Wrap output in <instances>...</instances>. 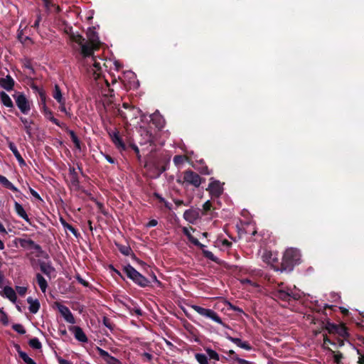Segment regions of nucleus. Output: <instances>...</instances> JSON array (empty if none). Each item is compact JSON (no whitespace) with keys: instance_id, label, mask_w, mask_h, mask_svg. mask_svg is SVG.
Instances as JSON below:
<instances>
[{"instance_id":"nucleus-1","label":"nucleus","mask_w":364,"mask_h":364,"mask_svg":"<svg viewBox=\"0 0 364 364\" xmlns=\"http://www.w3.org/2000/svg\"><path fill=\"white\" fill-rule=\"evenodd\" d=\"M73 38L75 39V43L79 46L83 66L86 68L87 72L93 76L94 79H97L100 77L102 73V65H105L102 59L93 55L94 50L98 48L100 43L97 33L92 30L89 31L87 41L80 35H74Z\"/></svg>"},{"instance_id":"nucleus-2","label":"nucleus","mask_w":364,"mask_h":364,"mask_svg":"<svg viewBox=\"0 0 364 364\" xmlns=\"http://www.w3.org/2000/svg\"><path fill=\"white\" fill-rule=\"evenodd\" d=\"M275 299L282 301H289L291 299L298 300L302 296V292L297 289L295 286L287 287L284 283H279L271 292Z\"/></svg>"},{"instance_id":"nucleus-3","label":"nucleus","mask_w":364,"mask_h":364,"mask_svg":"<svg viewBox=\"0 0 364 364\" xmlns=\"http://www.w3.org/2000/svg\"><path fill=\"white\" fill-rule=\"evenodd\" d=\"M301 254L300 252L295 248L287 249L283 256L282 259V269L281 271H291L293 267L300 262Z\"/></svg>"},{"instance_id":"nucleus-4","label":"nucleus","mask_w":364,"mask_h":364,"mask_svg":"<svg viewBox=\"0 0 364 364\" xmlns=\"http://www.w3.org/2000/svg\"><path fill=\"white\" fill-rule=\"evenodd\" d=\"M124 272L125 274L132 279L135 284H138L141 287H146L149 286V281L136 271L132 265L128 264L124 267Z\"/></svg>"},{"instance_id":"nucleus-5","label":"nucleus","mask_w":364,"mask_h":364,"mask_svg":"<svg viewBox=\"0 0 364 364\" xmlns=\"http://www.w3.org/2000/svg\"><path fill=\"white\" fill-rule=\"evenodd\" d=\"M122 109H118L119 115L124 120L136 119L140 114V109L129 105L128 103H123Z\"/></svg>"},{"instance_id":"nucleus-6","label":"nucleus","mask_w":364,"mask_h":364,"mask_svg":"<svg viewBox=\"0 0 364 364\" xmlns=\"http://www.w3.org/2000/svg\"><path fill=\"white\" fill-rule=\"evenodd\" d=\"M191 308L196 311L199 315L207 318H210L219 324H223L221 318L218 314L210 309H205L198 305H191Z\"/></svg>"},{"instance_id":"nucleus-7","label":"nucleus","mask_w":364,"mask_h":364,"mask_svg":"<svg viewBox=\"0 0 364 364\" xmlns=\"http://www.w3.org/2000/svg\"><path fill=\"white\" fill-rule=\"evenodd\" d=\"M13 97L20 111L24 114H28L31 109V103L26 96L22 92H18L14 95Z\"/></svg>"},{"instance_id":"nucleus-8","label":"nucleus","mask_w":364,"mask_h":364,"mask_svg":"<svg viewBox=\"0 0 364 364\" xmlns=\"http://www.w3.org/2000/svg\"><path fill=\"white\" fill-rule=\"evenodd\" d=\"M183 183L198 188L201 184V178L192 171H186L183 172Z\"/></svg>"},{"instance_id":"nucleus-9","label":"nucleus","mask_w":364,"mask_h":364,"mask_svg":"<svg viewBox=\"0 0 364 364\" xmlns=\"http://www.w3.org/2000/svg\"><path fill=\"white\" fill-rule=\"evenodd\" d=\"M326 329L330 334L337 335L338 338H346L349 336L347 328L343 325L328 323Z\"/></svg>"},{"instance_id":"nucleus-10","label":"nucleus","mask_w":364,"mask_h":364,"mask_svg":"<svg viewBox=\"0 0 364 364\" xmlns=\"http://www.w3.org/2000/svg\"><path fill=\"white\" fill-rule=\"evenodd\" d=\"M55 306L66 322L71 324L75 323V318L68 307L59 302H55Z\"/></svg>"},{"instance_id":"nucleus-11","label":"nucleus","mask_w":364,"mask_h":364,"mask_svg":"<svg viewBox=\"0 0 364 364\" xmlns=\"http://www.w3.org/2000/svg\"><path fill=\"white\" fill-rule=\"evenodd\" d=\"M210 181L207 190L212 197H219L223 191L222 184L219 181L214 180L213 178H210Z\"/></svg>"},{"instance_id":"nucleus-12","label":"nucleus","mask_w":364,"mask_h":364,"mask_svg":"<svg viewBox=\"0 0 364 364\" xmlns=\"http://www.w3.org/2000/svg\"><path fill=\"white\" fill-rule=\"evenodd\" d=\"M200 218L199 209H188L183 213V218L189 223L194 224Z\"/></svg>"},{"instance_id":"nucleus-13","label":"nucleus","mask_w":364,"mask_h":364,"mask_svg":"<svg viewBox=\"0 0 364 364\" xmlns=\"http://www.w3.org/2000/svg\"><path fill=\"white\" fill-rule=\"evenodd\" d=\"M97 350L107 364H122L118 359L109 355L108 352L102 348L97 347Z\"/></svg>"},{"instance_id":"nucleus-14","label":"nucleus","mask_w":364,"mask_h":364,"mask_svg":"<svg viewBox=\"0 0 364 364\" xmlns=\"http://www.w3.org/2000/svg\"><path fill=\"white\" fill-rule=\"evenodd\" d=\"M109 135L114 145L122 150H125L126 146L119 136L117 130L109 132Z\"/></svg>"},{"instance_id":"nucleus-15","label":"nucleus","mask_w":364,"mask_h":364,"mask_svg":"<svg viewBox=\"0 0 364 364\" xmlns=\"http://www.w3.org/2000/svg\"><path fill=\"white\" fill-rule=\"evenodd\" d=\"M0 294L2 296H4L9 299L11 302L16 303L17 300L16 294L14 291V289L9 286H6L4 287L1 292H0Z\"/></svg>"},{"instance_id":"nucleus-16","label":"nucleus","mask_w":364,"mask_h":364,"mask_svg":"<svg viewBox=\"0 0 364 364\" xmlns=\"http://www.w3.org/2000/svg\"><path fill=\"white\" fill-rule=\"evenodd\" d=\"M42 112L47 119L52 122L53 124L58 127H62V124L53 117L52 111L48 108L46 105H43Z\"/></svg>"},{"instance_id":"nucleus-17","label":"nucleus","mask_w":364,"mask_h":364,"mask_svg":"<svg viewBox=\"0 0 364 364\" xmlns=\"http://www.w3.org/2000/svg\"><path fill=\"white\" fill-rule=\"evenodd\" d=\"M227 339L230 341L232 342L235 345H237L238 347L245 349L246 350H251L252 346L246 341H242L240 338H234L230 336H226Z\"/></svg>"},{"instance_id":"nucleus-18","label":"nucleus","mask_w":364,"mask_h":364,"mask_svg":"<svg viewBox=\"0 0 364 364\" xmlns=\"http://www.w3.org/2000/svg\"><path fill=\"white\" fill-rule=\"evenodd\" d=\"M262 260L267 264L273 266L274 263L278 261V258L275 253H273L270 251H265L262 256Z\"/></svg>"},{"instance_id":"nucleus-19","label":"nucleus","mask_w":364,"mask_h":364,"mask_svg":"<svg viewBox=\"0 0 364 364\" xmlns=\"http://www.w3.org/2000/svg\"><path fill=\"white\" fill-rule=\"evenodd\" d=\"M151 119L158 129H162L165 125V120L158 111L151 115Z\"/></svg>"},{"instance_id":"nucleus-20","label":"nucleus","mask_w":364,"mask_h":364,"mask_svg":"<svg viewBox=\"0 0 364 364\" xmlns=\"http://www.w3.org/2000/svg\"><path fill=\"white\" fill-rule=\"evenodd\" d=\"M73 332L74 333L75 338L80 342L87 343V338L82 331V329L79 326H73L72 328Z\"/></svg>"},{"instance_id":"nucleus-21","label":"nucleus","mask_w":364,"mask_h":364,"mask_svg":"<svg viewBox=\"0 0 364 364\" xmlns=\"http://www.w3.org/2000/svg\"><path fill=\"white\" fill-rule=\"evenodd\" d=\"M14 85V81L12 77L9 75L6 76L5 77L0 78V86L9 91L11 90Z\"/></svg>"},{"instance_id":"nucleus-22","label":"nucleus","mask_w":364,"mask_h":364,"mask_svg":"<svg viewBox=\"0 0 364 364\" xmlns=\"http://www.w3.org/2000/svg\"><path fill=\"white\" fill-rule=\"evenodd\" d=\"M182 231L183 234L188 237V240L193 243L194 245L198 247L200 249H203V247H206L205 245L200 243L198 239L195 238L192 236L190 230L188 228H183Z\"/></svg>"},{"instance_id":"nucleus-23","label":"nucleus","mask_w":364,"mask_h":364,"mask_svg":"<svg viewBox=\"0 0 364 364\" xmlns=\"http://www.w3.org/2000/svg\"><path fill=\"white\" fill-rule=\"evenodd\" d=\"M9 148L14 154V156L18 161L19 164L21 166H25L26 165L25 161L23 160V157L20 154V153L18 151V149H17L16 146L14 144V143L10 141L9 143Z\"/></svg>"},{"instance_id":"nucleus-24","label":"nucleus","mask_w":364,"mask_h":364,"mask_svg":"<svg viewBox=\"0 0 364 364\" xmlns=\"http://www.w3.org/2000/svg\"><path fill=\"white\" fill-rule=\"evenodd\" d=\"M14 208H15V210H16L17 215L19 217H21V218H23L25 221H26L28 223L30 222V219L28 218V215H27V213L25 211L24 208L17 201L14 202Z\"/></svg>"},{"instance_id":"nucleus-25","label":"nucleus","mask_w":364,"mask_h":364,"mask_svg":"<svg viewBox=\"0 0 364 364\" xmlns=\"http://www.w3.org/2000/svg\"><path fill=\"white\" fill-rule=\"evenodd\" d=\"M43 4L48 12L59 13L60 8L56 5L52 0H43Z\"/></svg>"},{"instance_id":"nucleus-26","label":"nucleus","mask_w":364,"mask_h":364,"mask_svg":"<svg viewBox=\"0 0 364 364\" xmlns=\"http://www.w3.org/2000/svg\"><path fill=\"white\" fill-rule=\"evenodd\" d=\"M27 302L29 304V311L32 314H36L40 308V303L37 299H33L32 297L27 298Z\"/></svg>"},{"instance_id":"nucleus-27","label":"nucleus","mask_w":364,"mask_h":364,"mask_svg":"<svg viewBox=\"0 0 364 364\" xmlns=\"http://www.w3.org/2000/svg\"><path fill=\"white\" fill-rule=\"evenodd\" d=\"M19 357L24 361L25 364H36V363L30 358L26 353L22 351L18 345L16 346Z\"/></svg>"},{"instance_id":"nucleus-28","label":"nucleus","mask_w":364,"mask_h":364,"mask_svg":"<svg viewBox=\"0 0 364 364\" xmlns=\"http://www.w3.org/2000/svg\"><path fill=\"white\" fill-rule=\"evenodd\" d=\"M141 136L143 137V141L141 142V144H147V143H153L154 136L152 134L146 129H140Z\"/></svg>"},{"instance_id":"nucleus-29","label":"nucleus","mask_w":364,"mask_h":364,"mask_svg":"<svg viewBox=\"0 0 364 364\" xmlns=\"http://www.w3.org/2000/svg\"><path fill=\"white\" fill-rule=\"evenodd\" d=\"M0 183L2 184L5 188L11 190L14 192L18 191V188L14 186V184L10 182L4 176L0 175Z\"/></svg>"},{"instance_id":"nucleus-30","label":"nucleus","mask_w":364,"mask_h":364,"mask_svg":"<svg viewBox=\"0 0 364 364\" xmlns=\"http://www.w3.org/2000/svg\"><path fill=\"white\" fill-rule=\"evenodd\" d=\"M20 120L22 122V124H23L24 129H25L26 132L27 133V134L28 136H31L32 135L31 125L33 124V121L30 120L27 118H25L23 117H21Z\"/></svg>"},{"instance_id":"nucleus-31","label":"nucleus","mask_w":364,"mask_h":364,"mask_svg":"<svg viewBox=\"0 0 364 364\" xmlns=\"http://www.w3.org/2000/svg\"><path fill=\"white\" fill-rule=\"evenodd\" d=\"M53 97L58 102L61 103L65 102V99L63 97L60 87L58 85H55L54 90L53 92Z\"/></svg>"},{"instance_id":"nucleus-32","label":"nucleus","mask_w":364,"mask_h":364,"mask_svg":"<svg viewBox=\"0 0 364 364\" xmlns=\"http://www.w3.org/2000/svg\"><path fill=\"white\" fill-rule=\"evenodd\" d=\"M0 100L1 103L7 107H13L14 104L11 97L5 92H0Z\"/></svg>"},{"instance_id":"nucleus-33","label":"nucleus","mask_w":364,"mask_h":364,"mask_svg":"<svg viewBox=\"0 0 364 364\" xmlns=\"http://www.w3.org/2000/svg\"><path fill=\"white\" fill-rule=\"evenodd\" d=\"M36 281H37V283H38L41 290L43 293H45L47 289V287H48V283H47V281L46 280V279L41 274H36Z\"/></svg>"},{"instance_id":"nucleus-34","label":"nucleus","mask_w":364,"mask_h":364,"mask_svg":"<svg viewBox=\"0 0 364 364\" xmlns=\"http://www.w3.org/2000/svg\"><path fill=\"white\" fill-rule=\"evenodd\" d=\"M41 270L46 275H50L54 272V268L48 263L43 262L40 264Z\"/></svg>"},{"instance_id":"nucleus-35","label":"nucleus","mask_w":364,"mask_h":364,"mask_svg":"<svg viewBox=\"0 0 364 364\" xmlns=\"http://www.w3.org/2000/svg\"><path fill=\"white\" fill-rule=\"evenodd\" d=\"M60 222H61L62 225L63 226V228L65 230L70 231L76 237H77V235H78L77 230L73 225L68 224L63 219H60Z\"/></svg>"},{"instance_id":"nucleus-36","label":"nucleus","mask_w":364,"mask_h":364,"mask_svg":"<svg viewBox=\"0 0 364 364\" xmlns=\"http://www.w3.org/2000/svg\"><path fill=\"white\" fill-rule=\"evenodd\" d=\"M195 358L199 364H208V356L203 353H196Z\"/></svg>"},{"instance_id":"nucleus-37","label":"nucleus","mask_w":364,"mask_h":364,"mask_svg":"<svg viewBox=\"0 0 364 364\" xmlns=\"http://www.w3.org/2000/svg\"><path fill=\"white\" fill-rule=\"evenodd\" d=\"M205 352L210 359H213L217 361L220 360V355L215 350L210 348H205Z\"/></svg>"},{"instance_id":"nucleus-38","label":"nucleus","mask_w":364,"mask_h":364,"mask_svg":"<svg viewBox=\"0 0 364 364\" xmlns=\"http://www.w3.org/2000/svg\"><path fill=\"white\" fill-rule=\"evenodd\" d=\"M63 31L65 33L69 36L70 40L75 43V39L73 38L74 35H79L77 33L73 31V28L67 24L64 25Z\"/></svg>"},{"instance_id":"nucleus-39","label":"nucleus","mask_w":364,"mask_h":364,"mask_svg":"<svg viewBox=\"0 0 364 364\" xmlns=\"http://www.w3.org/2000/svg\"><path fill=\"white\" fill-rule=\"evenodd\" d=\"M29 346L33 348V349H40L42 347L41 343L40 342L39 339L37 338H31L29 342Z\"/></svg>"},{"instance_id":"nucleus-40","label":"nucleus","mask_w":364,"mask_h":364,"mask_svg":"<svg viewBox=\"0 0 364 364\" xmlns=\"http://www.w3.org/2000/svg\"><path fill=\"white\" fill-rule=\"evenodd\" d=\"M69 134L70 135L72 141L74 143L76 149L80 150V149H81L80 141L79 139L77 138V136H76V134H75V132L73 130H69Z\"/></svg>"},{"instance_id":"nucleus-41","label":"nucleus","mask_w":364,"mask_h":364,"mask_svg":"<svg viewBox=\"0 0 364 364\" xmlns=\"http://www.w3.org/2000/svg\"><path fill=\"white\" fill-rule=\"evenodd\" d=\"M331 353V355L333 357V360L336 364H340L342 358H343V354L341 352H335L332 350L331 349L329 350Z\"/></svg>"},{"instance_id":"nucleus-42","label":"nucleus","mask_w":364,"mask_h":364,"mask_svg":"<svg viewBox=\"0 0 364 364\" xmlns=\"http://www.w3.org/2000/svg\"><path fill=\"white\" fill-rule=\"evenodd\" d=\"M70 183L72 188L77 189L79 188V178L78 176H70Z\"/></svg>"},{"instance_id":"nucleus-43","label":"nucleus","mask_w":364,"mask_h":364,"mask_svg":"<svg viewBox=\"0 0 364 364\" xmlns=\"http://www.w3.org/2000/svg\"><path fill=\"white\" fill-rule=\"evenodd\" d=\"M117 246H118L119 250L120 251V252L122 254H123L124 255H126V256H128L130 255L132 250L129 246H126V245H117Z\"/></svg>"},{"instance_id":"nucleus-44","label":"nucleus","mask_w":364,"mask_h":364,"mask_svg":"<svg viewBox=\"0 0 364 364\" xmlns=\"http://www.w3.org/2000/svg\"><path fill=\"white\" fill-rule=\"evenodd\" d=\"M327 344H331L333 346H336V341H331L327 336H325L323 338V347L324 349H326L328 350H330L331 349L326 346Z\"/></svg>"},{"instance_id":"nucleus-45","label":"nucleus","mask_w":364,"mask_h":364,"mask_svg":"<svg viewBox=\"0 0 364 364\" xmlns=\"http://www.w3.org/2000/svg\"><path fill=\"white\" fill-rule=\"evenodd\" d=\"M185 160V157L181 155H176L173 157V163L176 166L181 165Z\"/></svg>"},{"instance_id":"nucleus-46","label":"nucleus","mask_w":364,"mask_h":364,"mask_svg":"<svg viewBox=\"0 0 364 364\" xmlns=\"http://www.w3.org/2000/svg\"><path fill=\"white\" fill-rule=\"evenodd\" d=\"M13 329L20 333V334H24L26 333V330L24 328V327L21 325V324H19V323H16V324H14L13 326Z\"/></svg>"},{"instance_id":"nucleus-47","label":"nucleus","mask_w":364,"mask_h":364,"mask_svg":"<svg viewBox=\"0 0 364 364\" xmlns=\"http://www.w3.org/2000/svg\"><path fill=\"white\" fill-rule=\"evenodd\" d=\"M204 255L211 259L212 261H215L216 260V257H215V255L213 254V252H211L210 251H208L207 250H205V247H203V249H201Z\"/></svg>"},{"instance_id":"nucleus-48","label":"nucleus","mask_w":364,"mask_h":364,"mask_svg":"<svg viewBox=\"0 0 364 364\" xmlns=\"http://www.w3.org/2000/svg\"><path fill=\"white\" fill-rule=\"evenodd\" d=\"M240 282L243 284V285H250L252 287H257L258 285L252 282V280L249 279H242L240 280Z\"/></svg>"},{"instance_id":"nucleus-49","label":"nucleus","mask_w":364,"mask_h":364,"mask_svg":"<svg viewBox=\"0 0 364 364\" xmlns=\"http://www.w3.org/2000/svg\"><path fill=\"white\" fill-rule=\"evenodd\" d=\"M16 290L20 296H23L27 292V287L16 286Z\"/></svg>"},{"instance_id":"nucleus-50","label":"nucleus","mask_w":364,"mask_h":364,"mask_svg":"<svg viewBox=\"0 0 364 364\" xmlns=\"http://www.w3.org/2000/svg\"><path fill=\"white\" fill-rule=\"evenodd\" d=\"M59 109L62 112H64L66 115L70 117V114L67 111L65 107V102L59 103Z\"/></svg>"},{"instance_id":"nucleus-51","label":"nucleus","mask_w":364,"mask_h":364,"mask_svg":"<svg viewBox=\"0 0 364 364\" xmlns=\"http://www.w3.org/2000/svg\"><path fill=\"white\" fill-rule=\"evenodd\" d=\"M39 96L41 97L43 105H46V95L44 90H39Z\"/></svg>"},{"instance_id":"nucleus-52","label":"nucleus","mask_w":364,"mask_h":364,"mask_svg":"<svg viewBox=\"0 0 364 364\" xmlns=\"http://www.w3.org/2000/svg\"><path fill=\"white\" fill-rule=\"evenodd\" d=\"M158 224V221L155 219H151L149 221V223L146 225V228H152L156 226Z\"/></svg>"},{"instance_id":"nucleus-53","label":"nucleus","mask_w":364,"mask_h":364,"mask_svg":"<svg viewBox=\"0 0 364 364\" xmlns=\"http://www.w3.org/2000/svg\"><path fill=\"white\" fill-rule=\"evenodd\" d=\"M30 245H32V247H33L34 250H36V251H41V247L38 245V244H36L33 240H28V242Z\"/></svg>"},{"instance_id":"nucleus-54","label":"nucleus","mask_w":364,"mask_h":364,"mask_svg":"<svg viewBox=\"0 0 364 364\" xmlns=\"http://www.w3.org/2000/svg\"><path fill=\"white\" fill-rule=\"evenodd\" d=\"M76 279L78 281L79 283H80L81 284H82L84 287H87L88 286V282H86L85 279H83L81 277H80L79 275H77L76 277Z\"/></svg>"},{"instance_id":"nucleus-55","label":"nucleus","mask_w":364,"mask_h":364,"mask_svg":"<svg viewBox=\"0 0 364 364\" xmlns=\"http://www.w3.org/2000/svg\"><path fill=\"white\" fill-rule=\"evenodd\" d=\"M30 191V193L31 194L36 198L38 199V200H42L40 195L35 191L33 190V188H30L29 189Z\"/></svg>"},{"instance_id":"nucleus-56","label":"nucleus","mask_w":364,"mask_h":364,"mask_svg":"<svg viewBox=\"0 0 364 364\" xmlns=\"http://www.w3.org/2000/svg\"><path fill=\"white\" fill-rule=\"evenodd\" d=\"M211 208V203L210 200H207L203 205V208L205 212L208 211Z\"/></svg>"},{"instance_id":"nucleus-57","label":"nucleus","mask_w":364,"mask_h":364,"mask_svg":"<svg viewBox=\"0 0 364 364\" xmlns=\"http://www.w3.org/2000/svg\"><path fill=\"white\" fill-rule=\"evenodd\" d=\"M58 362L59 364H73V363L70 360H65L60 357L58 358Z\"/></svg>"},{"instance_id":"nucleus-58","label":"nucleus","mask_w":364,"mask_h":364,"mask_svg":"<svg viewBox=\"0 0 364 364\" xmlns=\"http://www.w3.org/2000/svg\"><path fill=\"white\" fill-rule=\"evenodd\" d=\"M344 339L345 338H338L336 341V346L342 347L344 345Z\"/></svg>"},{"instance_id":"nucleus-59","label":"nucleus","mask_w":364,"mask_h":364,"mask_svg":"<svg viewBox=\"0 0 364 364\" xmlns=\"http://www.w3.org/2000/svg\"><path fill=\"white\" fill-rule=\"evenodd\" d=\"M234 359L235 360H237L240 364H249V361L245 360V359H242V358H240L238 357H236V358H234Z\"/></svg>"},{"instance_id":"nucleus-60","label":"nucleus","mask_w":364,"mask_h":364,"mask_svg":"<svg viewBox=\"0 0 364 364\" xmlns=\"http://www.w3.org/2000/svg\"><path fill=\"white\" fill-rule=\"evenodd\" d=\"M18 38L19 41L23 43L26 42V40H30V38L28 37L23 38L21 33H19L18 34Z\"/></svg>"},{"instance_id":"nucleus-61","label":"nucleus","mask_w":364,"mask_h":364,"mask_svg":"<svg viewBox=\"0 0 364 364\" xmlns=\"http://www.w3.org/2000/svg\"><path fill=\"white\" fill-rule=\"evenodd\" d=\"M143 356H144V357L146 358V360H148V361H151V359H152V358H153V356H152V355H151V354H150V353H146V352H145V353H143Z\"/></svg>"},{"instance_id":"nucleus-62","label":"nucleus","mask_w":364,"mask_h":364,"mask_svg":"<svg viewBox=\"0 0 364 364\" xmlns=\"http://www.w3.org/2000/svg\"><path fill=\"white\" fill-rule=\"evenodd\" d=\"M74 176H78L75 168H69V177Z\"/></svg>"},{"instance_id":"nucleus-63","label":"nucleus","mask_w":364,"mask_h":364,"mask_svg":"<svg viewBox=\"0 0 364 364\" xmlns=\"http://www.w3.org/2000/svg\"><path fill=\"white\" fill-rule=\"evenodd\" d=\"M124 75L125 76H127L129 78L135 79V77H136L134 73L133 72H131V71H127V72L124 73Z\"/></svg>"},{"instance_id":"nucleus-64","label":"nucleus","mask_w":364,"mask_h":364,"mask_svg":"<svg viewBox=\"0 0 364 364\" xmlns=\"http://www.w3.org/2000/svg\"><path fill=\"white\" fill-rule=\"evenodd\" d=\"M41 16H40V15H39V16H38L37 19L36 20V21L34 22V23H33V26L34 28H38V27L39 23H40V21H41Z\"/></svg>"}]
</instances>
